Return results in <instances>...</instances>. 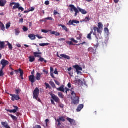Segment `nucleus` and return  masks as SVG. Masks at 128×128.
<instances>
[{"label": "nucleus", "mask_w": 128, "mask_h": 128, "mask_svg": "<svg viewBox=\"0 0 128 128\" xmlns=\"http://www.w3.org/2000/svg\"><path fill=\"white\" fill-rule=\"evenodd\" d=\"M50 86H52V88H56V84H54V82L50 81Z\"/></svg>", "instance_id": "obj_35"}, {"label": "nucleus", "mask_w": 128, "mask_h": 128, "mask_svg": "<svg viewBox=\"0 0 128 128\" xmlns=\"http://www.w3.org/2000/svg\"><path fill=\"white\" fill-rule=\"evenodd\" d=\"M15 34L16 36H18L20 34V29L17 28L15 29Z\"/></svg>", "instance_id": "obj_32"}, {"label": "nucleus", "mask_w": 128, "mask_h": 128, "mask_svg": "<svg viewBox=\"0 0 128 128\" xmlns=\"http://www.w3.org/2000/svg\"><path fill=\"white\" fill-rule=\"evenodd\" d=\"M70 40H71L70 42L67 41L66 42L67 44H69V46H76V44H74H74H78V42L74 38H71Z\"/></svg>", "instance_id": "obj_7"}, {"label": "nucleus", "mask_w": 128, "mask_h": 128, "mask_svg": "<svg viewBox=\"0 0 128 128\" xmlns=\"http://www.w3.org/2000/svg\"><path fill=\"white\" fill-rule=\"evenodd\" d=\"M42 32H44V34H48V32L46 30H42Z\"/></svg>", "instance_id": "obj_50"}, {"label": "nucleus", "mask_w": 128, "mask_h": 128, "mask_svg": "<svg viewBox=\"0 0 128 128\" xmlns=\"http://www.w3.org/2000/svg\"><path fill=\"white\" fill-rule=\"evenodd\" d=\"M20 92H22L20 89L16 90V95L20 96Z\"/></svg>", "instance_id": "obj_43"}, {"label": "nucleus", "mask_w": 128, "mask_h": 128, "mask_svg": "<svg viewBox=\"0 0 128 128\" xmlns=\"http://www.w3.org/2000/svg\"><path fill=\"white\" fill-rule=\"evenodd\" d=\"M74 24H80V21H78L76 20H72V26H75L76 25Z\"/></svg>", "instance_id": "obj_31"}, {"label": "nucleus", "mask_w": 128, "mask_h": 128, "mask_svg": "<svg viewBox=\"0 0 128 128\" xmlns=\"http://www.w3.org/2000/svg\"><path fill=\"white\" fill-rule=\"evenodd\" d=\"M90 19L89 17H86L85 19L83 20L84 22H90Z\"/></svg>", "instance_id": "obj_41"}, {"label": "nucleus", "mask_w": 128, "mask_h": 128, "mask_svg": "<svg viewBox=\"0 0 128 128\" xmlns=\"http://www.w3.org/2000/svg\"><path fill=\"white\" fill-rule=\"evenodd\" d=\"M55 120H56V122H58V126H60L62 123H60V119L55 118Z\"/></svg>", "instance_id": "obj_37"}, {"label": "nucleus", "mask_w": 128, "mask_h": 128, "mask_svg": "<svg viewBox=\"0 0 128 128\" xmlns=\"http://www.w3.org/2000/svg\"><path fill=\"white\" fill-rule=\"evenodd\" d=\"M65 90H66V94H68V90H70L68 88H65Z\"/></svg>", "instance_id": "obj_63"}, {"label": "nucleus", "mask_w": 128, "mask_h": 128, "mask_svg": "<svg viewBox=\"0 0 128 128\" xmlns=\"http://www.w3.org/2000/svg\"><path fill=\"white\" fill-rule=\"evenodd\" d=\"M74 68L76 69V72L78 70H82V68L78 65H76L74 66Z\"/></svg>", "instance_id": "obj_21"}, {"label": "nucleus", "mask_w": 128, "mask_h": 128, "mask_svg": "<svg viewBox=\"0 0 128 128\" xmlns=\"http://www.w3.org/2000/svg\"><path fill=\"white\" fill-rule=\"evenodd\" d=\"M84 104H80L78 106V108L76 109V111L78 112H80V110H82V108H84Z\"/></svg>", "instance_id": "obj_17"}, {"label": "nucleus", "mask_w": 128, "mask_h": 128, "mask_svg": "<svg viewBox=\"0 0 128 128\" xmlns=\"http://www.w3.org/2000/svg\"><path fill=\"white\" fill-rule=\"evenodd\" d=\"M10 28V22L7 24H6V28L7 30H8V28Z\"/></svg>", "instance_id": "obj_47"}, {"label": "nucleus", "mask_w": 128, "mask_h": 128, "mask_svg": "<svg viewBox=\"0 0 128 128\" xmlns=\"http://www.w3.org/2000/svg\"><path fill=\"white\" fill-rule=\"evenodd\" d=\"M94 32H93L92 30L90 32L89 34H88L87 36V38H88V40H92V34Z\"/></svg>", "instance_id": "obj_30"}, {"label": "nucleus", "mask_w": 128, "mask_h": 128, "mask_svg": "<svg viewBox=\"0 0 128 128\" xmlns=\"http://www.w3.org/2000/svg\"><path fill=\"white\" fill-rule=\"evenodd\" d=\"M29 62H35L36 60V58H34V56H30L29 57Z\"/></svg>", "instance_id": "obj_25"}, {"label": "nucleus", "mask_w": 128, "mask_h": 128, "mask_svg": "<svg viewBox=\"0 0 128 128\" xmlns=\"http://www.w3.org/2000/svg\"><path fill=\"white\" fill-rule=\"evenodd\" d=\"M29 80L32 82V84L36 82V78H34V76H28Z\"/></svg>", "instance_id": "obj_11"}, {"label": "nucleus", "mask_w": 128, "mask_h": 128, "mask_svg": "<svg viewBox=\"0 0 128 128\" xmlns=\"http://www.w3.org/2000/svg\"><path fill=\"white\" fill-rule=\"evenodd\" d=\"M44 4L46 6H48L50 4V1L48 0L46 1Z\"/></svg>", "instance_id": "obj_51"}, {"label": "nucleus", "mask_w": 128, "mask_h": 128, "mask_svg": "<svg viewBox=\"0 0 128 128\" xmlns=\"http://www.w3.org/2000/svg\"><path fill=\"white\" fill-rule=\"evenodd\" d=\"M36 38H38L39 40H41V38H42V36H40V35H36Z\"/></svg>", "instance_id": "obj_54"}, {"label": "nucleus", "mask_w": 128, "mask_h": 128, "mask_svg": "<svg viewBox=\"0 0 128 128\" xmlns=\"http://www.w3.org/2000/svg\"><path fill=\"white\" fill-rule=\"evenodd\" d=\"M58 14V12H56V10L54 11V16H56V14Z\"/></svg>", "instance_id": "obj_61"}, {"label": "nucleus", "mask_w": 128, "mask_h": 128, "mask_svg": "<svg viewBox=\"0 0 128 128\" xmlns=\"http://www.w3.org/2000/svg\"><path fill=\"white\" fill-rule=\"evenodd\" d=\"M59 120L60 122H66V119H64V116L60 117Z\"/></svg>", "instance_id": "obj_40"}, {"label": "nucleus", "mask_w": 128, "mask_h": 128, "mask_svg": "<svg viewBox=\"0 0 128 128\" xmlns=\"http://www.w3.org/2000/svg\"><path fill=\"white\" fill-rule=\"evenodd\" d=\"M45 122H46V126H48V122H50V120H49L48 119H46V120H45Z\"/></svg>", "instance_id": "obj_59"}, {"label": "nucleus", "mask_w": 128, "mask_h": 128, "mask_svg": "<svg viewBox=\"0 0 128 128\" xmlns=\"http://www.w3.org/2000/svg\"><path fill=\"white\" fill-rule=\"evenodd\" d=\"M12 8V10H16V8L18 9L19 6H20V3H16V2H12L10 4V6H14Z\"/></svg>", "instance_id": "obj_8"}, {"label": "nucleus", "mask_w": 128, "mask_h": 128, "mask_svg": "<svg viewBox=\"0 0 128 128\" xmlns=\"http://www.w3.org/2000/svg\"><path fill=\"white\" fill-rule=\"evenodd\" d=\"M0 28L2 30H3V32H4L6 30V27L4 26V24L2 22L0 21Z\"/></svg>", "instance_id": "obj_20"}, {"label": "nucleus", "mask_w": 128, "mask_h": 128, "mask_svg": "<svg viewBox=\"0 0 128 128\" xmlns=\"http://www.w3.org/2000/svg\"><path fill=\"white\" fill-rule=\"evenodd\" d=\"M68 88H72V84L70 83H68Z\"/></svg>", "instance_id": "obj_64"}, {"label": "nucleus", "mask_w": 128, "mask_h": 128, "mask_svg": "<svg viewBox=\"0 0 128 128\" xmlns=\"http://www.w3.org/2000/svg\"><path fill=\"white\" fill-rule=\"evenodd\" d=\"M45 20H54L52 17H48L47 18H45Z\"/></svg>", "instance_id": "obj_46"}, {"label": "nucleus", "mask_w": 128, "mask_h": 128, "mask_svg": "<svg viewBox=\"0 0 128 128\" xmlns=\"http://www.w3.org/2000/svg\"><path fill=\"white\" fill-rule=\"evenodd\" d=\"M2 126H3L5 128H8V126H8V122H2Z\"/></svg>", "instance_id": "obj_29"}, {"label": "nucleus", "mask_w": 128, "mask_h": 128, "mask_svg": "<svg viewBox=\"0 0 128 128\" xmlns=\"http://www.w3.org/2000/svg\"><path fill=\"white\" fill-rule=\"evenodd\" d=\"M8 116H10V118H12V119L13 120H14L15 122L18 120V118H16V116L12 114H8Z\"/></svg>", "instance_id": "obj_28"}, {"label": "nucleus", "mask_w": 128, "mask_h": 128, "mask_svg": "<svg viewBox=\"0 0 128 128\" xmlns=\"http://www.w3.org/2000/svg\"><path fill=\"white\" fill-rule=\"evenodd\" d=\"M6 4V0H0V6L4 7Z\"/></svg>", "instance_id": "obj_14"}, {"label": "nucleus", "mask_w": 128, "mask_h": 128, "mask_svg": "<svg viewBox=\"0 0 128 128\" xmlns=\"http://www.w3.org/2000/svg\"><path fill=\"white\" fill-rule=\"evenodd\" d=\"M54 74H58V70L57 69L55 70Z\"/></svg>", "instance_id": "obj_58"}, {"label": "nucleus", "mask_w": 128, "mask_h": 128, "mask_svg": "<svg viewBox=\"0 0 128 128\" xmlns=\"http://www.w3.org/2000/svg\"><path fill=\"white\" fill-rule=\"evenodd\" d=\"M13 108H14L15 109L13 110H6L7 112H10L11 114H12V112L13 114H16V112L18 110V106H14Z\"/></svg>", "instance_id": "obj_9"}, {"label": "nucleus", "mask_w": 128, "mask_h": 128, "mask_svg": "<svg viewBox=\"0 0 128 128\" xmlns=\"http://www.w3.org/2000/svg\"><path fill=\"white\" fill-rule=\"evenodd\" d=\"M36 35L33 34H30L28 35V38H30L32 40H34L36 38Z\"/></svg>", "instance_id": "obj_23"}, {"label": "nucleus", "mask_w": 128, "mask_h": 128, "mask_svg": "<svg viewBox=\"0 0 128 128\" xmlns=\"http://www.w3.org/2000/svg\"><path fill=\"white\" fill-rule=\"evenodd\" d=\"M104 30L106 34H108L110 30H108V28H104Z\"/></svg>", "instance_id": "obj_48"}, {"label": "nucleus", "mask_w": 128, "mask_h": 128, "mask_svg": "<svg viewBox=\"0 0 128 128\" xmlns=\"http://www.w3.org/2000/svg\"><path fill=\"white\" fill-rule=\"evenodd\" d=\"M7 46H8L9 49L10 50H12L13 47H12V44H10V42H8V44H7Z\"/></svg>", "instance_id": "obj_38"}, {"label": "nucleus", "mask_w": 128, "mask_h": 128, "mask_svg": "<svg viewBox=\"0 0 128 128\" xmlns=\"http://www.w3.org/2000/svg\"><path fill=\"white\" fill-rule=\"evenodd\" d=\"M57 90H58L59 92H64V86H62L59 88H56Z\"/></svg>", "instance_id": "obj_15"}, {"label": "nucleus", "mask_w": 128, "mask_h": 128, "mask_svg": "<svg viewBox=\"0 0 128 128\" xmlns=\"http://www.w3.org/2000/svg\"><path fill=\"white\" fill-rule=\"evenodd\" d=\"M8 94H9V96H12L11 98L12 102H14L15 100H20V95L10 94V93H8Z\"/></svg>", "instance_id": "obj_5"}, {"label": "nucleus", "mask_w": 128, "mask_h": 128, "mask_svg": "<svg viewBox=\"0 0 128 128\" xmlns=\"http://www.w3.org/2000/svg\"><path fill=\"white\" fill-rule=\"evenodd\" d=\"M4 66H2V68L0 70V77H2L4 76Z\"/></svg>", "instance_id": "obj_18"}, {"label": "nucleus", "mask_w": 128, "mask_h": 128, "mask_svg": "<svg viewBox=\"0 0 128 128\" xmlns=\"http://www.w3.org/2000/svg\"><path fill=\"white\" fill-rule=\"evenodd\" d=\"M71 94L74 96V99L72 100V104L75 105L78 104H80V98L76 96V94L74 91H72Z\"/></svg>", "instance_id": "obj_4"}, {"label": "nucleus", "mask_w": 128, "mask_h": 128, "mask_svg": "<svg viewBox=\"0 0 128 128\" xmlns=\"http://www.w3.org/2000/svg\"><path fill=\"white\" fill-rule=\"evenodd\" d=\"M16 116H22V114L20 113V112H17L16 114Z\"/></svg>", "instance_id": "obj_60"}, {"label": "nucleus", "mask_w": 128, "mask_h": 128, "mask_svg": "<svg viewBox=\"0 0 128 128\" xmlns=\"http://www.w3.org/2000/svg\"><path fill=\"white\" fill-rule=\"evenodd\" d=\"M19 72L20 76H24V71L21 68H19Z\"/></svg>", "instance_id": "obj_44"}, {"label": "nucleus", "mask_w": 128, "mask_h": 128, "mask_svg": "<svg viewBox=\"0 0 128 128\" xmlns=\"http://www.w3.org/2000/svg\"><path fill=\"white\" fill-rule=\"evenodd\" d=\"M50 96H52V100H54L56 102H57V104H60V98L54 94H50Z\"/></svg>", "instance_id": "obj_6"}, {"label": "nucleus", "mask_w": 128, "mask_h": 128, "mask_svg": "<svg viewBox=\"0 0 128 128\" xmlns=\"http://www.w3.org/2000/svg\"><path fill=\"white\" fill-rule=\"evenodd\" d=\"M51 102L52 104H54V106H56V103H54V100L53 99H51Z\"/></svg>", "instance_id": "obj_52"}, {"label": "nucleus", "mask_w": 128, "mask_h": 128, "mask_svg": "<svg viewBox=\"0 0 128 128\" xmlns=\"http://www.w3.org/2000/svg\"><path fill=\"white\" fill-rule=\"evenodd\" d=\"M14 72H16V74H18L20 73V69L18 70H16Z\"/></svg>", "instance_id": "obj_56"}, {"label": "nucleus", "mask_w": 128, "mask_h": 128, "mask_svg": "<svg viewBox=\"0 0 128 128\" xmlns=\"http://www.w3.org/2000/svg\"><path fill=\"white\" fill-rule=\"evenodd\" d=\"M22 30H23L24 32H28V28L26 27V26H24Z\"/></svg>", "instance_id": "obj_45"}, {"label": "nucleus", "mask_w": 128, "mask_h": 128, "mask_svg": "<svg viewBox=\"0 0 128 128\" xmlns=\"http://www.w3.org/2000/svg\"><path fill=\"white\" fill-rule=\"evenodd\" d=\"M38 61L41 62H44L45 64H46V62H48V61H46V60H44V58L42 57L40 58V59L38 60Z\"/></svg>", "instance_id": "obj_34"}, {"label": "nucleus", "mask_w": 128, "mask_h": 128, "mask_svg": "<svg viewBox=\"0 0 128 128\" xmlns=\"http://www.w3.org/2000/svg\"><path fill=\"white\" fill-rule=\"evenodd\" d=\"M104 28V25L102 24L99 22L98 24V28L97 26H94V32H93L94 36H96V32L98 34H102V30Z\"/></svg>", "instance_id": "obj_2"}, {"label": "nucleus", "mask_w": 128, "mask_h": 128, "mask_svg": "<svg viewBox=\"0 0 128 128\" xmlns=\"http://www.w3.org/2000/svg\"><path fill=\"white\" fill-rule=\"evenodd\" d=\"M18 10H21V12H24V9L22 7L19 6L18 8Z\"/></svg>", "instance_id": "obj_49"}, {"label": "nucleus", "mask_w": 128, "mask_h": 128, "mask_svg": "<svg viewBox=\"0 0 128 128\" xmlns=\"http://www.w3.org/2000/svg\"><path fill=\"white\" fill-rule=\"evenodd\" d=\"M58 96H59V98H64V94H62V93L59 92H58Z\"/></svg>", "instance_id": "obj_33"}, {"label": "nucleus", "mask_w": 128, "mask_h": 128, "mask_svg": "<svg viewBox=\"0 0 128 128\" xmlns=\"http://www.w3.org/2000/svg\"><path fill=\"white\" fill-rule=\"evenodd\" d=\"M69 6L70 8V10L71 12H72L74 10L75 12L74 16H77L78 14H80V12L82 14H88V12L86 11V10L82 9L80 8H78L74 5L70 4Z\"/></svg>", "instance_id": "obj_1"}, {"label": "nucleus", "mask_w": 128, "mask_h": 128, "mask_svg": "<svg viewBox=\"0 0 128 128\" xmlns=\"http://www.w3.org/2000/svg\"><path fill=\"white\" fill-rule=\"evenodd\" d=\"M60 26H62V28L64 30H65L66 32H68V28H66V26L64 25H62V24H60Z\"/></svg>", "instance_id": "obj_27"}, {"label": "nucleus", "mask_w": 128, "mask_h": 128, "mask_svg": "<svg viewBox=\"0 0 128 128\" xmlns=\"http://www.w3.org/2000/svg\"><path fill=\"white\" fill-rule=\"evenodd\" d=\"M88 52H94V49L92 48H90L88 49Z\"/></svg>", "instance_id": "obj_42"}, {"label": "nucleus", "mask_w": 128, "mask_h": 128, "mask_svg": "<svg viewBox=\"0 0 128 128\" xmlns=\"http://www.w3.org/2000/svg\"><path fill=\"white\" fill-rule=\"evenodd\" d=\"M86 44V42H83L82 43L80 44H77L76 46H80V45H84V44Z\"/></svg>", "instance_id": "obj_55"}, {"label": "nucleus", "mask_w": 128, "mask_h": 128, "mask_svg": "<svg viewBox=\"0 0 128 128\" xmlns=\"http://www.w3.org/2000/svg\"><path fill=\"white\" fill-rule=\"evenodd\" d=\"M4 44H6V42H4L0 41V50H4V48H6Z\"/></svg>", "instance_id": "obj_13"}, {"label": "nucleus", "mask_w": 128, "mask_h": 128, "mask_svg": "<svg viewBox=\"0 0 128 128\" xmlns=\"http://www.w3.org/2000/svg\"><path fill=\"white\" fill-rule=\"evenodd\" d=\"M19 22H22V24L24 22V18L20 19Z\"/></svg>", "instance_id": "obj_62"}, {"label": "nucleus", "mask_w": 128, "mask_h": 128, "mask_svg": "<svg viewBox=\"0 0 128 128\" xmlns=\"http://www.w3.org/2000/svg\"><path fill=\"white\" fill-rule=\"evenodd\" d=\"M50 34H54L56 36H60V32H54V31L51 32Z\"/></svg>", "instance_id": "obj_24"}, {"label": "nucleus", "mask_w": 128, "mask_h": 128, "mask_svg": "<svg viewBox=\"0 0 128 128\" xmlns=\"http://www.w3.org/2000/svg\"><path fill=\"white\" fill-rule=\"evenodd\" d=\"M55 82H56V84H57V86H60V82H58V81L55 80Z\"/></svg>", "instance_id": "obj_57"}, {"label": "nucleus", "mask_w": 128, "mask_h": 128, "mask_svg": "<svg viewBox=\"0 0 128 128\" xmlns=\"http://www.w3.org/2000/svg\"><path fill=\"white\" fill-rule=\"evenodd\" d=\"M76 84H78V86H82L84 84V82L82 81L80 79L77 80L75 81Z\"/></svg>", "instance_id": "obj_16"}, {"label": "nucleus", "mask_w": 128, "mask_h": 128, "mask_svg": "<svg viewBox=\"0 0 128 128\" xmlns=\"http://www.w3.org/2000/svg\"><path fill=\"white\" fill-rule=\"evenodd\" d=\"M45 86H46V88H50V90H52V86H50V84L46 82Z\"/></svg>", "instance_id": "obj_39"}, {"label": "nucleus", "mask_w": 128, "mask_h": 128, "mask_svg": "<svg viewBox=\"0 0 128 128\" xmlns=\"http://www.w3.org/2000/svg\"><path fill=\"white\" fill-rule=\"evenodd\" d=\"M33 98H35V100H38L39 102H42V100H40V98H38L40 96V89H38V88H35L33 92Z\"/></svg>", "instance_id": "obj_3"}, {"label": "nucleus", "mask_w": 128, "mask_h": 128, "mask_svg": "<svg viewBox=\"0 0 128 128\" xmlns=\"http://www.w3.org/2000/svg\"><path fill=\"white\" fill-rule=\"evenodd\" d=\"M60 56L61 58H66V60H70V57L68 55H66L64 54H60Z\"/></svg>", "instance_id": "obj_19"}, {"label": "nucleus", "mask_w": 128, "mask_h": 128, "mask_svg": "<svg viewBox=\"0 0 128 128\" xmlns=\"http://www.w3.org/2000/svg\"><path fill=\"white\" fill-rule=\"evenodd\" d=\"M1 64L2 65V66H4L6 68V66H8L10 62H8V61L3 59L1 60Z\"/></svg>", "instance_id": "obj_10"}, {"label": "nucleus", "mask_w": 128, "mask_h": 128, "mask_svg": "<svg viewBox=\"0 0 128 128\" xmlns=\"http://www.w3.org/2000/svg\"><path fill=\"white\" fill-rule=\"evenodd\" d=\"M42 78V74L38 72L36 74V80H40Z\"/></svg>", "instance_id": "obj_26"}, {"label": "nucleus", "mask_w": 128, "mask_h": 128, "mask_svg": "<svg viewBox=\"0 0 128 128\" xmlns=\"http://www.w3.org/2000/svg\"><path fill=\"white\" fill-rule=\"evenodd\" d=\"M34 128H42V126L40 125H36Z\"/></svg>", "instance_id": "obj_53"}, {"label": "nucleus", "mask_w": 128, "mask_h": 128, "mask_svg": "<svg viewBox=\"0 0 128 128\" xmlns=\"http://www.w3.org/2000/svg\"><path fill=\"white\" fill-rule=\"evenodd\" d=\"M67 120L70 122V124H72V126H76V120L74 119H72L70 118H66Z\"/></svg>", "instance_id": "obj_12"}, {"label": "nucleus", "mask_w": 128, "mask_h": 128, "mask_svg": "<svg viewBox=\"0 0 128 128\" xmlns=\"http://www.w3.org/2000/svg\"><path fill=\"white\" fill-rule=\"evenodd\" d=\"M39 46H50V44L48 43H43V44H40Z\"/></svg>", "instance_id": "obj_36"}, {"label": "nucleus", "mask_w": 128, "mask_h": 128, "mask_svg": "<svg viewBox=\"0 0 128 128\" xmlns=\"http://www.w3.org/2000/svg\"><path fill=\"white\" fill-rule=\"evenodd\" d=\"M34 56H35V58H40V55L42 54V52H34Z\"/></svg>", "instance_id": "obj_22"}]
</instances>
